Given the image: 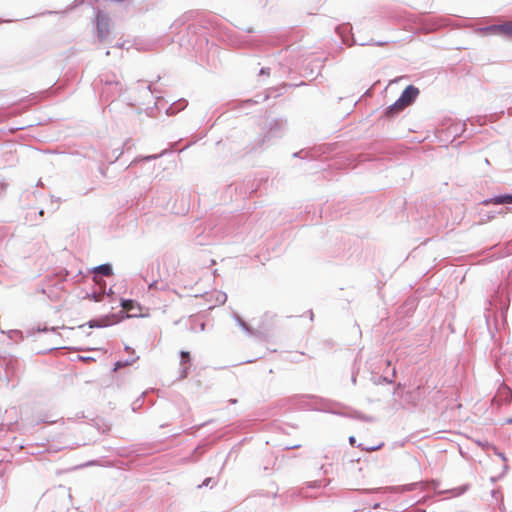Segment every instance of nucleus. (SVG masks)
Listing matches in <instances>:
<instances>
[{"mask_svg":"<svg viewBox=\"0 0 512 512\" xmlns=\"http://www.w3.org/2000/svg\"><path fill=\"white\" fill-rule=\"evenodd\" d=\"M508 422L512 423V419H509Z\"/></svg>","mask_w":512,"mask_h":512,"instance_id":"nucleus-34","label":"nucleus"},{"mask_svg":"<svg viewBox=\"0 0 512 512\" xmlns=\"http://www.w3.org/2000/svg\"><path fill=\"white\" fill-rule=\"evenodd\" d=\"M46 13H47V14H53L54 12H52V11H47Z\"/></svg>","mask_w":512,"mask_h":512,"instance_id":"nucleus-33","label":"nucleus"},{"mask_svg":"<svg viewBox=\"0 0 512 512\" xmlns=\"http://www.w3.org/2000/svg\"><path fill=\"white\" fill-rule=\"evenodd\" d=\"M259 75H270V68L262 67L259 71Z\"/></svg>","mask_w":512,"mask_h":512,"instance_id":"nucleus-23","label":"nucleus"},{"mask_svg":"<svg viewBox=\"0 0 512 512\" xmlns=\"http://www.w3.org/2000/svg\"><path fill=\"white\" fill-rule=\"evenodd\" d=\"M100 81L103 84L101 91V99L103 101L113 102L126 91L114 73L103 74Z\"/></svg>","mask_w":512,"mask_h":512,"instance_id":"nucleus-3","label":"nucleus"},{"mask_svg":"<svg viewBox=\"0 0 512 512\" xmlns=\"http://www.w3.org/2000/svg\"><path fill=\"white\" fill-rule=\"evenodd\" d=\"M121 306L123 310L130 313L129 316H137L141 311L140 305L134 300H122Z\"/></svg>","mask_w":512,"mask_h":512,"instance_id":"nucleus-12","label":"nucleus"},{"mask_svg":"<svg viewBox=\"0 0 512 512\" xmlns=\"http://www.w3.org/2000/svg\"><path fill=\"white\" fill-rule=\"evenodd\" d=\"M93 273L100 274L103 276H111L112 275V267L109 264H102L93 269Z\"/></svg>","mask_w":512,"mask_h":512,"instance_id":"nucleus-16","label":"nucleus"},{"mask_svg":"<svg viewBox=\"0 0 512 512\" xmlns=\"http://www.w3.org/2000/svg\"><path fill=\"white\" fill-rule=\"evenodd\" d=\"M134 361L135 360L126 361V362L118 361L115 363L114 371H117L118 369L123 368L125 366L131 365Z\"/></svg>","mask_w":512,"mask_h":512,"instance_id":"nucleus-18","label":"nucleus"},{"mask_svg":"<svg viewBox=\"0 0 512 512\" xmlns=\"http://www.w3.org/2000/svg\"><path fill=\"white\" fill-rule=\"evenodd\" d=\"M94 2H97V0H88V5L91 6L93 9L96 8Z\"/></svg>","mask_w":512,"mask_h":512,"instance_id":"nucleus-25","label":"nucleus"},{"mask_svg":"<svg viewBox=\"0 0 512 512\" xmlns=\"http://www.w3.org/2000/svg\"><path fill=\"white\" fill-rule=\"evenodd\" d=\"M92 23L97 41L105 43L111 33L112 19L110 15L101 8H94Z\"/></svg>","mask_w":512,"mask_h":512,"instance_id":"nucleus-4","label":"nucleus"},{"mask_svg":"<svg viewBox=\"0 0 512 512\" xmlns=\"http://www.w3.org/2000/svg\"><path fill=\"white\" fill-rule=\"evenodd\" d=\"M382 445H383L382 442L377 445H363L362 449L367 450V451H374V450L380 448Z\"/></svg>","mask_w":512,"mask_h":512,"instance_id":"nucleus-21","label":"nucleus"},{"mask_svg":"<svg viewBox=\"0 0 512 512\" xmlns=\"http://www.w3.org/2000/svg\"><path fill=\"white\" fill-rule=\"evenodd\" d=\"M180 355H181V359H180L181 377L186 378L189 373V370L191 368L190 353L187 351H182Z\"/></svg>","mask_w":512,"mask_h":512,"instance_id":"nucleus-13","label":"nucleus"},{"mask_svg":"<svg viewBox=\"0 0 512 512\" xmlns=\"http://www.w3.org/2000/svg\"><path fill=\"white\" fill-rule=\"evenodd\" d=\"M193 13H194L193 11H190L188 14H186V15H185V17H187V18H188L189 16H192V15H193Z\"/></svg>","mask_w":512,"mask_h":512,"instance_id":"nucleus-29","label":"nucleus"},{"mask_svg":"<svg viewBox=\"0 0 512 512\" xmlns=\"http://www.w3.org/2000/svg\"><path fill=\"white\" fill-rule=\"evenodd\" d=\"M99 171H100V173H101L102 175H105V169H104V168L100 167V168H99Z\"/></svg>","mask_w":512,"mask_h":512,"instance_id":"nucleus-28","label":"nucleus"},{"mask_svg":"<svg viewBox=\"0 0 512 512\" xmlns=\"http://www.w3.org/2000/svg\"><path fill=\"white\" fill-rule=\"evenodd\" d=\"M287 126V120L284 118H274L268 124V131L256 136V143L245 141L244 148L246 153H259L264 150V145L272 139L281 138L284 135Z\"/></svg>","mask_w":512,"mask_h":512,"instance_id":"nucleus-1","label":"nucleus"},{"mask_svg":"<svg viewBox=\"0 0 512 512\" xmlns=\"http://www.w3.org/2000/svg\"><path fill=\"white\" fill-rule=\"evenodd\" d=\"M419 94V88L413 84H409L403 89L397 101L403 108H405L406 106L412 105L418 98Z\"/></svg>","mask_w":512,"mask_h":512,"instance_id":"nucleus-8","label":"nucleus"},{"mask_svg":"<svg viewBox=\"0 0 512 512\" xmlns=\"http://www.w3.org/2000/svg\"><path fill=\"white\" fill-rule=\"evenodd\" d=\"M253 98L254 100H259V103H262L268 98V95L257 94Z\"/></svg>","mask_w":512,"mask_h":512,"instance_id":"nucleus-22","label":"nucleus"},{"mask_svg":"<svg viewBox=\"0 0 512 512\" xmlns=\"http://www.w3.org/2000/svg\"><path fill=\"white\" fill-rule=\"evenodd\" d=\"M456 135H461L466 131V123H457L451 127Z\"/></svg>","mask_w":512,"mask_h":512,"instance_id":"nucleus-17","label":"nucleus"},{"mask_svg":"<svg viewBox=\"0 0 512 512\" xmlns=\"http://www.w3.org/2000/svg\"><path fill=\"white\" fill-rule=\"evenodd\" d=\"M259 104V100H254V98H247L243 100H234L230 102V106L232 109H239L245 112V114L249 113V109L254 105Z\"/></svg>","mask_w":512,"mask_h":512,"instance_id":"nucleus-9","label":"nucleus"},{"mask_svg":"<svg viewBox=\"0 0 512 512\" xmlns=\"http://www.w3.org/2000/svg\"><path fill=\"white\" fill-rule=\"evenodd\" d=\"M335 32L341 38L342 42L346 44L348 47H351L353 45L384 47L392 42L387 40H375L373 38L369 40L359 41L355 38L353 33V27L349 22L337 25L335 27Z\"/></svg>","mask_w":512,"mask_h":512,"instance_id":"nucleus-2","label":"nucleus"},{"mask_svg":"<svg viewBox=\"0 0 512 512\" xmlns=\"http://www.w3.org/2000/svg\"><path fill=\"white\" fill-rule=\"evenodd\" d=\"M485 206H500L496 212L499 214L512 212V190L504 193L495 194L482 201Z\"/></svg>","mask_w":512,"mask_h":512,"instance_id":"nucleus-6","label":"nucleus"},{"mask_svg":"<svg viewBox=\"0 0 512 512\" xmlns=\"http://www.w3.org/2000/svg\"><path fill=\"white\" fill-rule=\"evenodd\" d=\"M146 89L150 92V93H153V90H152V85L149 84Z\"/></svg>","mask_w":512,"mask_h":512,"instance_id":"nucleus-27","label":"nucleus"},{"mask_svg":"<svg viewBox=\"0 0 512 512\" xmlns=\"http://www.w3.org/2000/svg\"><path fill=\"white\" fill-rule=\"evenodd\" d=\"M245 141L256 143V137L252 139V136L247 131L235 129L227 136L226 145L232 153H241L244 156L249 154L246 153L244 148Z\"/></svg>","mask_w":512,"mask_h":512,"instance_id":"nucleus-5","label":"nucleus"},{"mask_svg":"<svg viewBox=\"0 0 512 512\" xmlns=\"http://www.w3.org/2000/svg\"><path fill=\"white\" fill-rule=\"evenodd\" d=\"M477 224L482 225V224H484V222L483 221H479Z\"/></svg>","mask_w":512,"mask_h":512,"instance_id":"nucleus-32","label":"nucleus"},{"mask_svg":"<svg viewBox=\"0 0 512 512\" xmlns=\"http://www.w3.org/2000/svg\"><path fill=\"white\" fill-rule=\"evenodd\" d=\"M7 184L6 183H0V195L6 190Z\"/></svg>","mask_w":512,"mask_h":512,"instance_id":"nucleus-24","label":"nucleus"},{"mask_svg":"<svg viewBox=\"0 0 512 512\" xmlns=\"http://www.w3.org/2000/svg\"><path fill=\"white\" fill-rule=\"evenodd\" d=\"M187 105H188V101L186 99H184V98L178 99V100L174 101L173 103H171L166 108V114L169 116L175 115V114L183 111Z\"/></svg>","mask_w":512,"mask_h":512,"instance_id":"nucleus-11","label":"nucleus"},{"mask_svg":"<svg viewBox=\"0 0 512 512\" xmlns=\"http://www.w3.org/2000/svg\"><path fill=\"white\" fill-rule=\"evenodd\" d=\"M245 32L253 33L254 32V28L253 27H247V28H245Z\"/></svg>","mask_w":512,"mask_h":512,"instance_id":"nucleus-26","label":"nucleus"},{"mask_svg":"<svg viewBox=\"0 0 512 512\" xmlns=\"http://www.w3.org/2000/svg\"><path fill=\"white\" fill-rule=\"evenodd\" d=\"M500 393L502 395H505L506 399H509L511 400L512 399V391L508 388V387H503L501 390H500Z\"/></svg>","mask_w":512,"mask_h":512,"instance_id":"nucleus-20","label":"nucleus"},{"mask_svg":"<svg viewBox=\"0 0 512 512\" xmlns=\"http://www.w3.org/2000/svg\"><path fill=\"white\" fill-rule=\"evenodd\" d=\"M85 0H74L73 3L67 8V11H72L75 8L83 5Z\"/></svg>","mask_w":512,"mask_h":512,"instance_id":"nucleus-19","label":"nucleus"},{"mask_svg":"<svg viewBox=\"0 0 512 512\" xmlns=\"http://www.w3.org/2000/svg\"><path fill=\"white\" fill-rule=\"evenodd\" d=\"M293 158H299L302 160H314L316 159V154L313 150L310 149H301L299 151H296L292 154Z\"/></svg>","mask_w":512,"mask_h":512,"instance_id":"nucleus-15","label":"nucleus"},{"mask_svg":"<svg viewBox=\"0 0 512 512\" xmlns=\"http://www.w3.org/2000/svg\"><path fill=\"white\" fill-rule=\"evenodd\" d=\"M403 110L404 108L402 105L396 100L394 103L384 109L381 118L393 120Z\"/></svg>","mask_w":512,"mask_h":512,"instance_id":"nucleus-10","label":"nucleus"},{"mask_svg":"<svg viewBox=\"0 0 512 512\" xmlns=\"http://www.w3.org/2000/svg\"><path fill=\"white\" fill-rule=\"evenodd\" d=\"M231 41L238 47H252L258 45L256 40L245 38L240 35L231 36Z\"/></svg>","mask_w":512,"mask_h":512,"instance_id":"nucleus-14","label":"nucleus"},{"mask_svg":"<svg viewBox=\"0 0 512 512\" xmlns=\"http://www.w3.org/2000/svg\"><path fill=\"white\" fill-rule=\"evenodd\" d=\"M354 438L353 437H350V443L353 444L354 443Z\"/></svg>","mask_w":512,"mask_h":512,"instance_id":"nucleus-30","label":"nucleus"},{"mask_svg":"<svg viewBox=\"0 0 512 512\" xmlns=\"http://www.w3.org/2000/svg\"><path fill=\"white\" fill-rule=\"evenodd\" d=\"M190 145H191V144L185 145V147H184L182 150H184V149L188 148Z\"/></svg>","mask_w":512,"mask_h":512,"instance_id":"nucleus-31","label":"nucleus"},{"mask_svg":"<svg viewBox=\"0 0 512 512\" xmlns=\"http://www.w3.org/2000/svg\"><path fill=\"white\" fill-rule=\"evenodd\" d=\"M477 33L489 36L496 35L507 39H512V22L496 23L479 27Z\"/></svg>","mask_w":512,"mask_h":512,"instance_id":"nucleus-7","label":"nucleus"}]
</instances>
